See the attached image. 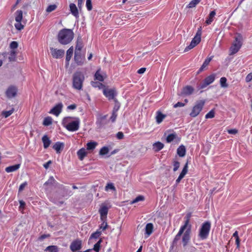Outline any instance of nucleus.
<instances>
[{"mask_svg": "<svg viewBox=\"0 0 252 252\" xmlns=\"http://www.w3.org/2000/svg\"><path fill=\"white\" fill-rule=\"evenodd\" d=\"M109 148L106 146H104L100 149L99 154V155L103 156L109 153Z\"/></svg>", "mask_w": 252, "mask_h": 252, "instance_id": "obj_36", "label": "nucleus"}, {"mask_svg": "<svg viewBox=\"0 0 252 252\" xmlns=\"http://www.w3.org/2000/svg\"><path fill=\"white\" fill-rule=\"evenodd\" d=\"M216 75L214 74H212L208 77H206L203 82L200 84V88L204 89L209 85L212 83L215 79Z\"/></svg>", "mask_w": 252, "mask_h": 252, "instance_id": "obj_10", "label": "nucleus"}, {"mask_svg": "<svg viewBox=\"0 0 252 252\" xmlns=\"http://www.w3.org/2000/svg\"><path fill=\"white\" fill-rule=\"evenodd\" d=\"M57 184L56 181L53 176L50 177L49 179L44 184V186L46 187L48 186H54Z\"/></svg>", "mask_w": 252, "mask_h": 252, "instance_id": "obj_32", "label": "nucleus"}, {"mask_svg": "<svg viewBox=\"0 0 252 252\" xmlns=\"http://www.w3.org/2000/svg\"><path fill=\"white\" fill-rule=\"evenodd\" d=\"M194 91V89L190 86H187L183 88L181 94L182 95H189L191 94Z\"/></svg>", "mask_w": 252, "mask_h": 252, "instance_id": "obj_23", "label": "nucleus"}, {"mask_svg": "<svg viewBox=\"0 0 252 252\" xmlns=\"http://www.w3.org/2000/svg\"><path fill=\"white\" fill-rule=\"evenodd\" d=\"M74 60L78 65H81L84 63L85 57L82 55L81 52L75 51Z\"/></svg>", "mask_w": 252, "mask_h": 252, "instance_id": "obj_14", "label": "nucleus"}, {"mask_svg": "<svg viewBox=\"0 0 252 252\" xmlns=\"http://www.w3.org/2000/svg\"><path fill=\"white\" fill-rule=\"evenodd\" d=\"M215 117V111L213 110H211L205 115L206 119L213 118Z\"/></svg>", "mask_w": 252, "mask_h": 252, "instance_id": "obj_51", "label": "nucleus"}, {"mask_svg": "<svg viewBox=\"0 0 252 252\" xmlns=\"http://www.w3.org/2000/svg\"><path fill=\"white\" fill-rule=\"evenodd\" d=\"M15 19L16 23L15 24V28L19 31L22 30L24 26L22 24L23 19V12L22 10H17L15 13Z\"/></svg>", "mask_w": 252, "mask_h": 252, "instance_id": "obj_9", "label": "nucleus"}, {"mask_svg": "<svg viewBox=\"0 0 252 252\" xmlns=\"http://www.w3.org/2000/svg\"><path fill=\"white\" fill-rule=\"evenodd\" d=\"M186 148L183 145H181L179 146V147L177 149V154L180 156V157H183L186 155Z\"/></svg>", "mask_w": 252, "mask_h": 252, "instance_id": "obj_30", "label": "nucleus"}, {"mask_svg": "<svg viewBox=\"0 0 252 252\" xmlns=\"http://www.w3.org/2000/svg\"><path fill=\"white\" fill-rule=\"evenodd\" d=\"M86 7L89 11H90L92 9V4L91 0H86Z\"/></svg>", "mask_w": 252, "mask_h": 252, "instance_id": "obj_53", "label": "nucleus"}, {"mask_svg": "<svg viewBox=\"0 0 252 252\" xmlns=\"http://www.w3.org/2000/svg\"><path fill=\"white\" fill-rule=\"evenodd\" d=\"M17 53L15 50H11L9 52H5L2 54V56L8 57V62H12L16 61Z\"/></svg>", "mask_w": 252, "mask_h": 252, "instance_id": "obj_16", "label": "nucleus"}, {"mask_svg": "<svg viewBox=\"0 0 252 252\" xmlns=\"http://www.w3.org/2000/svg\"><path fill=\"white\" fill-rule=\"evenodd\" d=\"M46 251L49 252H57V247L56 246H50L46 248Z\"/></svg>", "mask_w": 252, "mask_h": 252, "instance_id": "obj_46", "label": "nucleus"}, {"mask_svg": "<svg viewBox=\"0 0 252 252\" xmlns=\"http://www.w3.org/2000/svg\"><path fill=\"white\" fill-rule=\"evenodd\" d=\"M190 217V213H189L186 215V220L185 222V223L183 226H181L184 227L185 228L187 229L184 233L183 234L182 239L184 247H185L188 245L190 239L191 225L189 224Z\"/></svg>", "mask_w": 252, "mask_h": 252, "instance_id": "obj_3", "label": "nucleus"}, {"mask_svg": "<svg viewBox=\"0 0 252 252\" xmlns=\"http://www.w3.org/2000/svg\"><path fill=\"white\" fill-rule=\"evenodd\" d=\"M154 226L152 223H148L145 227L146 234L147 237L149 236L153 231Z\"/></svg>", "mask_w": 252, "mask_h": 252, "instance_id": "obj_28", "label": "nucleus"}, {"mask_svg": "<svg viewBox=\"0 0 252 252\" xmlns=\"http://www.w3.org/2000/svg\"><path fill=\"white\" fill-rule=\"evenodd\" d=\"M201 27H200L199 28H198L197 32L196 33L195 36L191 40L190 44L185 48V52H187L196 46L201 41Z\"/></svg>", "mask_w": 252, "mask_h": 252, "instance_id": "obj_7", "label": "nucleus"}, {"mask_svg": "<svg viewBox=\"0 0 252 252\" xmlns=\"http://www.w3.org/2000/svg\"><path fill=\"white\" fill-rule=\"evenodd\" d=\"M144 197L143 196L139 195V196L136 197L134 200H133L131 202V204H132L138 202L140 201H143V200H144Z\"/></svg>", "mask_w": 252, "mask_h": 252, "instance_id": "obj_50", "label": "nucleus"}, {"mask_svg": "<svg viewBox=\"0 0 252 252\" xmlns=\"http://www.w3.org/2000/svg\"><path fill=\"white\" fill-rule=\"evenodd\" d=\"M188 162H187L185 165L181 173L179 176L178 178L176 180V182L177 184H178L180 182L181 180L185 177V175L188 172Z\"/></svg>", "mask_w": 252, "mask_h": 252, "instance_id": "obj_20", "label": "nucleus"}, {"mask_svg": "<svg viewBox=\"0 0 252 252\" xmlns=\"http://www.w3.org/2000/svg\"><path fill=\"white\" fill-rule=\"evenodd\" d=\"M92 85L93 87H99V88H103L104 87V85L101 83H97V82H93L92 83Z\"/></svg>", "mask_w": 252, "mask_h": 252, "instance_id": "obj_57", "label": "nucleus"}, {"mask_svg": "<svg viewBox=\"0 0 252 252\" xmlns=\"http://www.w3.org/2000/svg\"><path fill=\"white\" fill-rule=\"evenodd\" d=\"M184 105H185L184 103L181 102H178L174 105V107L177 108L178 107H183Z\"/></svg>", "mask_w": 252, "mask_h": 252, "instance_id": "obj_62", "label": "nucleus"}, {"mask_svg": "<svg viewBox=\"0 0 252 252\" xmlns=\"http://www.w3.org/2000/svg\"><path fill=\"white\" fill-rule=\"evenodd\" d=\"M27 185L28 184L27 182H25L22 184L19 187L18 192H20L22 191L27 186Z\"/></svg>", "mask_w": 252, "mask_h": 252, "instance_id": "obj_54", "label": "nucleus"}, {"mask_svg": "<svg viewBox=\"0 0 252 252\" xmlns=\"http://www.w3.org/2000/svg\"><path fill=\"white\" fill-rule=\"evenodd\" d=\"M70 11L71 14L76 18L79 17V12L77 7L74 3H70L69 5Z\"/></svg>", "mask_w": 252, "mask_h": 252, "instance_id": "obj_22", "label": "nucleus"}, {"mask_svg": "<svg viewBox=\"0 0 252 252\" xmlns=\"http://www.w3.org/2000/svg\"><path fill=\"white\" fill-rule=\"evenodd\" d=\"M82 243L80 240H76L73 241L70 246V249L72 252L78 251L81 249Z\"/></svg>", "mask_w": 252, "mask_h": 252, "instance_id": "obj_17", "label": "nucleus"}, {"mask_svg": "<svg viewBox=\"0 0 252 252\" xmlns=\"http://www.w3.org/2000/svg\"><path fill=\"white\" fill-rule=\"evenodd\" d=\"M52 123V119L50 117H47L44 118L43 122V125L45 126H48Z\"/></svg>", "mask_w": 252, "mask_h": 252, "instance_id": "obj_40", "label": "nucleus"}, {"mask_svg": "<svg viewBox=\"0 0 252 252\" xmlns=\"http://www.w3.org/2000/svg\"><path fill=\"white\" fill-rule=\"evenodd\" d=\"M63 107V105L62 103H59L50 110V113L58 116L61 112Z\"/></svg>", "mask_w": 252, "mask_h": 252, "instance_id": "obj_19", "label": "nucleus"}, {"mask_svg": "<svg viewBox=\"0 0 252 252\" xmlns=\"http://www.w3.org/2000/svg\"><path fill=\"white\" fill-rule=\"evenodd\" d=\"M166 115L163 114L160 111H158L156 113V120L158 124L161 123L163 120L166 117Z\"/></svg>", "mask_w": 252, "mask_h": 252, "instance_id": "obj_26", "label": "nucleus"}, {"mask_svg": "<svg viewBox=\"0 0 252 252\" xmlns=\"http://www.w3.org/2000/svg\"><path fill=\"white\" fill-rule=\"evenodd\" d=\"M97 143L94 141H91L87 144V149L88 150H93L96 147Z\"/></svg>", "mask_w": 252, "mask_h": 252, "instance_id": "obj_35", "label": "nucleus"}, {"mask_svg": "<svg viewBox=\"0 0 252 252\" xmlns=\"http://www.w3.org/2000/svg\"><path fill=\"white\" fill-rule=\"evenodd\" d=\"M19 167H20V164H15V165H14L12 166H10L5 168V171L8 173L14 172V171L17 170V169H18L19 168Z\"/></svg>", "mask_w": 252, "mask_h": 252, "instance_id": "obj_33", "label": "nucleus"}, {"mask_svg": "<svg viewBox=\"0 0 252 252\" xmlns=\"http://www.w3.org/2000/svg\"><path fill=\"white\" fill-rule=\"evenodd\" d=\"M177 137V135L175 133H172L167 136L166 137V140L167 143H170L174 139Z\"/></svg>", "mask_w": 252, "mask_h": 252, "instance_id": "obj_42", "label": "nucleus"}, {"mask_svg": "<svg viewBox=\"0 0 252 252\" xmlns=\"http://www.w3.org/2000/svg\"><path fill=\"white\" fill-rule=\"evenodd\" d=\"M226 78L225 77H221L220 79V84L222 88H227L228 85L226 83Z\"/></svg>", "mask_w": 252, "mask_h": 252, "instance_id": "obj_45", "label": "nucleus"}, {"mask_svg": "<svg viewBox=\"0 0 252 252\" xmlns=\"http://www.w3.org/2000/svg\"><path fill=\"white\" fill-rule=\"evenodd\" d=\"M212 58L211 57L209 58H207L204 62L201 67L200 68L199 71H202V70H203V69L209 64V63L212 60Z\"/></svg>", "mask_w": 252, "mask_h": 252, "instance_id": "obj_39", "label": "nucleus"}, {"mask_svg": "<svg viewBox=\"0 0 252 252\" xmlns=\"http://www.w3.org/2000/svg\"><path fill=\"white\" fill-rule=\"evenodd\" d=\"M84 79V75L81 72L78 71L74 73L72 77L73 87L76 90H81Z\"/></svg>", "mask_w": 252, "mask_h": 252, "instance_id": "obj_5", "label": "nucleus"}, {"mask_svg": "<svg viewBox=\"0 0 252 252\" xmlns=\"http://www.w3.org/2000/svg\"><path fill=\"white\" fill-rule=\"evenodd\" d=\"M73 36L74 33L71 30L63 29L59 32L58 39L61 44L66 45L72 41Z\"/></svg>", "mask_w": 252, "mask_h": 252, "instance_id": "obj_1", "label": "nucleus"}, {"mask_svg": "<svg viewBox=\"0 0 252 252\" xmlns=\"http://www.w3.org/2000/svg\"><path fill=\"white\" fill-rule=\"evenodd\" d=\"M201 0H192L187 6V8H191L194 7Z\"/></svg>", "mask_w": 252, "mask_h": 252, "instance_id": "obj_37", "label": "nucleus"}, {"mask_svg": "<svg viewBox=\"0 0 252 252\" xmlns=\"http://www.w3.org/2000/svg\"><path fill=\"white\" fill-rule=\"evenodd\" d=\"M73 53V47L72 46L70 47L66 52V62L67 63V65L69 64V62L70 60L72 55Z\"/></svg>", "mask_w": 252, "mask_h": 252, "instance_id": "obj_27", "label": "nucleus"}, {"mask_svg": "<svg viewBox=\"0 0 252 252\" xmlns=\"http://www.w3.org/2000/svg\"><path fill=\"white\" fill-rule=\"evenodd\" d=\"M82 48V43H79V42H77L75 51H78V52H81Z\"/></svg>", "mask_w": 252, "mask_h": 252, "instance_id": "obj_56", "label": "nucleus"}, {"mask_svg": "<svg viewBox=\"0 0 252 252\" xmlns=\"http://www.w3.org/2000/svg\"><path fill=\"white\" fill-rule=\"evenodd\" d=\"M17 89L16 87L13 86L9 87L6 91V95L9 98H11L16 96Z\"/></svg>", "mask_w": 252, "mask_h": 252, "instance_id": "obj_13", "label": "nucleus"}, {"mask_svg": "<svg viewBox=\"0 0 252 252\" xmlns=\"http://www.w3.org/2000/svg\"><path fill=\"white\" fill-rule=\"evenodd\" d=\"M50 51L52 57L56 59L61 58L64 54V51L62 49H57L51 47L50 48Z\"/></svg>", "mask_w": 252, "mask_h": 252, "instance_id": "obj_12", "label": "nucleus"}, {"mask_svg": "<svg viewBox=\"0 0 252 252\" xmlns=\"http://www.w3.org/2000/svg\"><path fill=\"white\" fill-rule=\"evenodd\" d=\"M252 80V73H250L247 75L246 77V81L249 82Z\"/></svg>", "mask_w": 252, "mask_h": 252, "instance_id": "obj_60", "label": "nucleus"}, {"mask_svg": "<svg viewBox=\"0 0 252 252\" xmlns=\"http://www.w3.org/2000/svg\"><path fill=\"white\" fill-rule=\"evenodd\" d=\"M14 108H12L9 111H3L1 113V115L5 118H7L10 116L14 112Z\"/></svg>", "mask_w": 252, "mask_h": 252, "instance_id": "obj_41", "label": "nucleus"}, {"mask_svg": "<svg viewBox=\"0 0 252 252\" xmlns=\"http://www.w3.org/2000/svg\"><path fill=\"white\" fill-rule=\"evenodd\" d=\"M51 163H52V162L51 160L48 161V162H47L46 163L44 164V165H43L45 169H47L49 167L50 164H51Z\"/></svg>", "mask_w": 252, "mask_h": 252, "instance_id": "obj_64", "label": "nucleus"}, {"mask_svg": "<svg viewBox=\"0 0 252 252\" xmlns=\"http://www.w3.org/2000/svg\"><path fill=\"white\" fill-rule=\"evenodd\" d=\"M234 38L235 40L230 48V55H233L238 52L243 44V37L241 34L236 33Z\"/></svg>", "mask_w": 252, "mask_h": 252, "instance_id": "obj_4", "label": "nucleus"}, {"mask_svg": "<svg viewBox=\"0 0 252 252\" xmlns=\"http://www.w3.org/2000/svg\"><path fill=\"white\" fill-rule=\"evenodd\" d=\"M104 95L109 100L114 99L117 93L114 89L104 88L103 91Z\"/></svg>", "mask_w": 252, "mask_h": 252, "instance_id": "obj_11", "label": "nucleus"}, {"mask_svg": "<svg viewBox=\"0 0 252 252\" xmlns=\"http://www.w3.org/2000/svg\"><path fill=\"white\" fill-rule=\"evenodd\" d=\"M205 103V101L204 100L197 101L195 105L193 107L189 115L193 118L198 116L202 110Z\"/></svg>", "mask_w": 252, "mask_h": 252, "instance_id": "obj_8", "label": "nucleus"}, {"mask_svg": "<svg viewBox=\"0 0 252 252\" xmlns=\"http://www.w3.org/2000/svg\"><path fill=\"white\" fill-rule=\"evenodd\" d=\"M102 221L103 222L101 223V224L100 225V226H99V228L98 229H99V230H100V229H102V230H104L107 228V227L108 226L107 223L106 222V219H104L103 220H102Z\"/></svg>", "mask_w": 252, "mask_h": 252, "instance_id": "obj_49", "label": "nucleus"}, {"mask_svg": "<svg viewBox=\"0 0 252 252\" xmlns=\"http://www.w3.org/2000/svg\"><path fill=\"white\" fill-rule=\"evenodd\" d=\"M64 148V144L62 142H56L53 146V148L56 151L57 153H61Z\"/></svg>", "mask_w": 252, "mask_h": 252, "instance_id": "obj_24", "label": "nucleus"}, {"mask_svg": "<svg viewBox=\"0 0 252 252\" xmlns=\"http://www.w3.org/2000/svg\"><path fill=\"white\" fill-rule=\"evenodd\" d=\"M107 115H99L97 119L96 124L99 128H101L107 124Z\"/></svg>", "mask_w": 252, "mask_h": 252, "instance_id": "obj_18", "label": "nucleus"}, {"mask_svg": "<svg viewBox=\"0 0 252 252\" xmlns=\"http://www.w3.org/2000/svg\"><path fill=\"white\" fill-rule=\"evenodd\" d=\"M227 131L230 134H235L238 132V130L236 129H228Z\"/></svg>", "mask_w": 252, "mask_h": 252, "instance_id": "obj_61", "label": "nucleus"}, {"mask_svg": "<svg viewBox=\"0 0 252 252\" xmlns=\"http://www.w3.org/2000/svg\"><path fill=\"white\" fill-rule=\"evenodd\" d=\"M101 233V231L99 230V229H97L95 232L93 233L91 235V236L90 237V239H92V238L97 239V238H98L99 237Z\"/></svg>", "mask_w": 252, "mask_h": 252, "instance_id": "obj_44", "label": "nucleus"}, {"mask_svg": "<svg viewBox=\"0 0 252 252\" xmlns=\"http://www.w3.org/2000/svg\"><path fill=\"white\" fill-rule=\"evenodd\" d=\"M216 15V12L215 10H213L210 12L208 18L206 21V23L207 24L209 25L211 24L214 20V18Z\"/></svg>", "mask_w": 252, "mask_h": 252, "instance_id": "obj_34", "label": "nucleus"}, {"mask_svg": "<svg viewBox=\"0 0 252 252\" xmlns=\"http://www.w3.org/2000/svg\"><path fill=\"white\" fill-rule=\"evenodd\" d=\"M211 229V222L209 221L204 222L199 230L198 236L202 240L206 239Z\"/></svg>", "mask_w": 252, "mask_h": 252, "instance_id": "obj_6", "label": "nucleus"}, {"mask_svg": "<svg viewBox=\"0 0 252 252\" xmlns=\"http://www.w3.org/2000/svg\"><path fill=\"white\" fill-rule=\"evenodd\" d=\"M57 8V5L56 4H52L49 5L47 8H46V12H51L54 10H55Z\"/></svg>", "mask_w": 252, "mask_h": 252, "instance_id": "obj_47", "label": "nucleus"}, {"mask_svg": "<svg viewBox=\"0 0 252 252\" xmlns=\"http://www.w3.org/2000/svg\"><path fill=\"white\" fill-rule=\"evenodd\" d=\"M164 147V144L160 142H157L153 144V149L155 152H158L163 149Z\"/></svg>", "mask_w": 252, "mask_h": 252, "instance_id": "obj_25", "label": "nucleus"}, {"mask_svg": "<svg viewBox=\"0 0 252 252\" xmlns=\"http://www.w3.org/2000/svg\"><path fill=\"white\" fill-rule=\"evenodd\" d=\"M173 166H174L173 171L174 172L176 171L180 167V162L177 161H175L174 162Z\"/></svg>", "mask_w": 252, "mask_h": 252, "instance_id": "obj_55", "label": "nucleus"}, {"mask_svg": "<svg viewBox=\"0 0 252 252\" xmlns=\"http://www.w3.org/2000/svg\"><path fill=\"white\" fill-rule=\"evenodd\" d=\"M108 212V208L105 204H101L99 210V213L100 215L101 220L106 219L107 215Z\"/></svg>", "mask_w": 252, "mask_h": 252, "instance_id": "obj_15", "label": "nucleus"}, {"mask_svg": "<svg viewBox=\"0 0 252 252\" xmlns=\"http://www.w3.org/2000/svg\"><path fill=\"white\" fill-rule=\"evenodd\" d=\"M146 69L145 67L141 68L137 71V73L139 74H142L145 72V71H146Z\"/></svg>", "mask_w": 252, "mask_h": 252, "instance_id": "obj_63", "label": "nucleus"}, {"mask_svg": "<svg viewBox=\"0 0 252 252\" xmlns=\"http://www.w3.org/2000/svg\"><path fill=\"white\" fill-rule=\"evenodd\" d=\"M95 79L99 81H103L104 80L103 76L100 73V69L96 71L94 74Z\"/></svg>", "mask_w": 252, "mask_h": 252, "instance_id": "obj_38", "label": "nucleus"}, {"mask_svg": "<svg viewBox=\"0 0 252 252\" xmlns=\"http://www.w3.org/2000/svg\"><path fill=\"white\" fill-rule=\"evenodd\" d=\"M116 137L119 140L122 139L124 137V133L121 131L118 132L117 133Z\"/></svg>", "mask_w": 252, "mask_h": 252, "instance_id": "obj_58", "label": "nucleus"}, {"mask_svg": "<svg viewBox=\"0 0 252 252\" xmlns=\"http://www.w3.org/2000/svg\"><path fill=\"white\" fill-rule=\"evenodd\" d=\"M101 242V240H99L94 245L93 248V250H94L96 252H98L99 251V249L100 247V243Z\"/></svg>", "mask_w": 252, "mask_h": 252, "instance_id": "obj_48", "label": "nucleus"}, {"mask_svg": "<svg viewBox=\"0 0 252 252\" xmlns=\"http://www.w3.org/2000/svg\"><path fill=\"white\" fill-rule=\"evenodd\" d=\"M117 116V113L113 112L112 116L110 117V120H111V121L112 122H114L115 121Z\"/></svg>", "mask_w": 252, "mask_h": 252, "instance_id": "obj_59", "label": "nucleus"}, {"mask_svg": "<svg viewBox=\"0 0 252 252\" xmlns=\"http://www.w3.org/2000/svg\"><path fill=\"white\" fill-rule=\"evenodd\" d=\"M72 119L73 118L71 117L64 118L62 121V124L69 131H77L79 128V119L75 118L74 121H71Z\"/></svg>", "mask_w": 252, "mask_h": 252, "instance_id": "obj_2", "label": "nucleus"}, {"mask_svg": "<svg viewBox=\"0 0 252 252\" xmlns=\"http://www.w3.org/2000/svg\"><path fill=\"white\" fill-rule=\"evenodd\" d=\"M109 189H111L113 191L116 190V188L114 186V184L112 183L107 184V185L105 186V190L106 191H108Z\"/></svg>", "mask_w": 252, "mask_h": 252, "instance_id": "obj_43", "label": "nucleus"}, {"mask_svg": "<svg viewBox=\"0 0 252 252\" xmlns=\"http://www.w3.org/2000/svg\"><path fill=\"white\" fill-rule=\"evenodd\" d=\"M10 47L11 50H14L18 47V43L16 41H12L10 44Z\"/></svg>", "mask_w": 252, "mask_h": 252, "instance_id": "obj_52", "label": "nucleus"}, {"mask_svg": "<svg viewBox=\"0 0 252 252\" xmlns=\"http://www.w3.org/2000/svg\"><path fill=\"white\" fill-rule=\"evenodd\" d=\"M42 140L43 143V147L45 149L49 147L51 143V141L47 135H44L42 138Z\"/></svg>", "mask_w": 252, "mask_h": 252, "instance_id": "obj_29", "label": "nucleus"}, {"mask_svg": "<svg viewBox=\"0 0 252 252\" xmlns=\"http://www.w3.org/2000/svg\"><path fill=\"white\" fill-rule=\"evenodd\" d=\"M86 155L87 152L85 148H82L77 152V155L78 158L81 160L84 159Z\"/></svg>", "mask_w": 252, "mask_h": 252, "instance_id": "obj_31", "label": "nucleus"}, {"mask_svg": "<svg viewBox=\"0 0 252 252\" xmlns=\"http://www.w3.org/2000/svg\"><path fill=\"white\" fill-rule=\"evenodd\" d=\"M186 229L184 227H181L178 233L175 236L173 241V245H176L178 242L180 240L181 235L183 234L184 231Z\"/></svg>", "mask_w": 252, "mask_h": 252, "instance_id": "obj_21", "label": "nucleus"}]
</instances>
